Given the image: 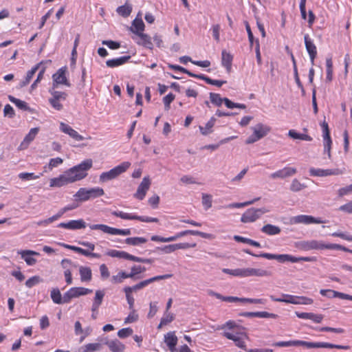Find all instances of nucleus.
I'll return each instance as SVG.
<instances>
[{
  "instance_id": "nucleus-1",
  "label": "nucleus",
  "mask_w": 352,
  "mask_h": 352,
  "mask_svg": "<svg viewBox=\"0 0 352 352\" xmlns=\"http://www.w3.org/2000/svg\"><path fill=\"white\" fill-rule=\"evenodd\" d=\"M92 160L90 159L82 162L65 170L58 177L50 179V186L59 188L84 179L87 177V170L92 167Z\"/></svg>"
},
{
  "instance_id": "nucleus-2",
  "label": "nucleus",
  "mask_w": 352,
  "mask_h": 352,
  "mask_svg": "<svg viewBox=\"0 0 352 352\" xmlns=\"http://www.w3.org/2000/svg\"><path fill=\"white\" fill-rule=\"evenodd\" d=\"M104 194V190L100 187L86 188H80L74 195L76 201L83 202L91 199H96Z\"/></svg>"
},
{
  "instance_id": "nucleus-3",
  "label": "nucleus",
  "mask_w": 352,
  "mask_h": 352,
  "mask_svg": "<svg viewBox=\"0 0 352 352\" xmlns=\"http://www.w3.org/2000/svg\"><path fill=\"white\" fill-rule=\"evenodd\" d=\"M260 256H261L262 258L267 259H276L280 263H285L287 261L292 263H297L299 261L313 262L316 261L315 257H295L290 254H274L270 253H261L260 254Z\"/></svg>"
},
{
  "instance_id": "nucleus-4",
  "label": "nucleus",
  "mask_w": 352,
  "mask_h": 352,
  "mask_svg": "<svg viewBox=\"0 0 352 352\" xmlns=\"http://www.w3.org/2000/svg\"><path fill=\"white\" fill-rule=\"evenodd\" d=\"M131 166L129 162H124L109 171L100 174L99 179L102 183L107 182L118 177Z\"/></svg>"
},
{
  "instance_id": "nucleus-5",
  "label": "nucleus",
  "mask_w": 352,
  "mask_h": 352,
  "mask_svg": "<svg viewBox=\"0 0 352 352\" xmlns=\"http://www.w3.org/2000/svg\"><path fill=\"white\" fill-rule=\"evenodd\" d=\"M295 346H302L307 349L312 348H329L348 350L350 349L349 345H340L329 342H312L302 340H295Z\"/></svg>"
},
{
  "instance_id": "nucleus-6",
  "label": "nucleus",
  "mask_w": 352,
  "mask_h": 352,
  "mask_svg": "<svg viewBox=\"0 0 352 352\" xmlns=\"http://www.w3.org/2000/svg\"><path fill=\"white\" fill-rule=\"evenodd\" d=\"M269 211L266 208H250L242 214L241 221L244 223L254 222Z\"/></svg>"
},
{
  "instance_id": "nucleus-7",
  "label": "nucleus",
  "mask_w": 352,
  "mask_h": 352,
  "mask_svg": "<svg viewBox=\"0 0 352 352\" xmlns=\"http://www.w3.org/2000/svg\"><path fill=\"white\" fill-rule=\"evenodd\" d=\"M331 243H325L323 241L309 240L302 241L298 244V247L305 251L331 250Z\"/></svg>"
},
{
  "instance_id": "nucleus-8",
  "label": "nucleus",
  "mask_w": 352,
  "mask_h": 352,
  "mask_svg": "<svg viewBox=\"0 0 352 352\" xmlns=\"http://www.w3.org/2000/svg\"><path fill=\"white\" fill-rule=\"evenodd\" d=\"M49 91L52 95V97L49 98V102L52 107L56 110H62L63 106L61 102L66 100L67 94L64 91H56L55 89H50Z\"/></svg>"
},
{
  "instance_id": "nucleus-9",
  "label": "nucleus",
  "mask_w": 352,
  "mask_h": 352,
  "mask_svg": "<svg viewBox=\"0 0 352 352\" xmlns=\"http://www.w3.org/2000/svg\"><path fill=\"white\" fill-rule=\"evenodd\" d=\"M322 130V138H323V146H324V153L327 155L329 159L331 158V144L332 140L330 137V131L329 129L328 123L324 121L321 124Z\"/></svg>"
},
{
  "instance_id": "nucleus-10",
  "label": "nucleus",
  "mask_w": 352,
  "mask_h": 352,
  "mask_svg": "<svg viewBox=\"0 0 352 352\" xmlns=\"http://www.w3.org/2000/svg\"><path fill=\"white\" fill-rule=\"evenodd\" d=\"M111 214L117 217H120L122 219L126 220H139L142 222H155L157 223L159 221L157 218L154 217H142L136 214H129L126 212H124L122 211H113Z\"/></svg>"
},
{
  "instance_id": "nucleus-11",
  "label": "nucleus",
  "mask_w": 352,
  "mask_h": 352,
  "mask_svg": "<svg viewBox=\"0 0 352 352\" xmlns=\"http://www.w3.org/2000/svg\"><path fill=\"white\" fill-rule=\"evenodd\" d=\"M92 290L85 287H72L64 294V302H69L72 298L91 294Z\"/></svg>"
},
{
  "instance_id": "nucleus-12",
  "label": "nucleus",
  "mask_w": 352,
  "mask_h": 352,
  "mask_svg": "<svg viewBox=\"0 0 352 352\" xmlns=\"http://www.w3.org/2000/svg\"><path fill=\"white\" fill-rule=\"evenodd\" d=\"M67 68L61 67L52 76V87L51 89H56L59 85H64L67 87H70L71 85L69 82L66 77Z\"/></svg>"
},
{
  "instance_id": "nucleus-13",
  "label": "nucleus",
  "mask_w": 352,
  "mask_h": 352,
  "mask_svg": "<svg viewBox=\"0 0 352 352\" xmlns=\"http://www.w3.org/2000/svg\"><path fill=\"white\" fill-rule=\"evenodd\" d=\"M291 222L294 224L302 223L309 225L311 223H322L325 221H322L320 218H316L310 215L300 214L292 217Z\"/></svg>"
},
{
  "instance_id": "nucleus-14",
  "label": "nucleus",
  "mask_w": 352,
  "mask_h": 352,
  "mask_svg": "<svg viewBox=\"0 0 352 352\" xmlns=\"http://www.w3.org/2000/svg\"><path fill=\"white\" fill-rule=\"evenodd\" d=\"M151 184V181L149 176H146L142 179V181L138 187L136 192L134 194V197L139 199L142 200L145 197L147 191L149 190Z\"/></svg>"
},
{
  "instance_id": "nucleus-15",
  "label": "nucleus",
  "mask_w": 352,
  "mask_h": 352,
  "mask_svg": "<svg viewBox=\"0 0 352 352\" xmlns=\"http://www.w3.org/2000/svg\"><path fill=\"white\" fill-rule=\"evenodd\" d=\"M344 173V170L339 168L335 169H321L311 168L309 169V174L311 176L314 177H327L329 175H338Z\"/></svg>"
},
{
  "instance_id": "nucleus-16",
  "label": "nucleus",
  "mask_w": 352,
  "mask_h": 352,
  "mask_svg": "<svg viewBox=\"0 0 352 352\" xmlns=\"http://www.w3.org/2000/svg\"><path fill=\"white\" fill-rule=\"evenodd\" d=\"M172 276H173L172 274H164V275L156 276L150 278L148 279L142 280V281L140 282L139 283L132 286L133 292H136L138 290H140V289L144 288V287L147 286L148 284L152 283L155 281L168 279V278H171Z\"/></svg>"
},
{
  "instance_id": "nucleus-17",
  "label": "nucleus",
  "mask_w": 352,
  "mask_h": 352,
  "mask_svg": "<svg viewBox=\"0 0 352 352\" xmlns=\"http://www.w3.org/2000/svg\"><path fill=\"white\" fill-rule=\"evenodd\" d=\"M188 234H191L193 236H201L202 238L208 239H212L214 238L213 235L211 234L203 232L198 231V230H184V231L178 232L175 236H170V239H171V241H176L177 239H178L184 236L188 235Z\"/></svg>"
},
{
  "instance_id": "nucleus-18",
  "label": "nucleus",
  "mask_w": 352,
  "mask_h": 352,
  "mask_svg": "<svg viewBox=\"0 0 352 352\" xmlns=\"http://www.w3.org/2000/svg\"><path fill=\"white\" fill-rule=\"evenodd\" d=\"M297 173V170L294 167H285L283 169L278 170L270 175L272 179H285L291 177Z\"/></svg>"
},
{
  "instance_id": "nucleus-19",
  "label": "nucleus",
  "mask_w": 352,
  "mask_h": 352,
  "mask_svg": "<svg viewBox=\"0 0 352 352\" xmlns=\"http://www.w3.org/2000/svg\"><path fill=\"white\" fill-rule=\"evenodd\" d=\"M223 336L226 337L227 339L233 340L234 344L239 348L245 349V343L244 341V338H246V335L244 333H236L233 334L230 332H223Z\"/></svg>"
},
{
  "instance_id": "nucleus-20",
  "label": "nucleus",
  "mask_w": 352,
  "mask_h": 352,
  "mask_svg": "<svg viewBox=\"0 0 352 352\" xmlns=\"http://www.w3.org/2000/svg\"><path fill=\"white\" fill-rule=\"evenodd\" d=\"M87 226L86 223L83 219L71 220L66 223H60L58 228H65L68 230H80L85 228Z\"/></svg>"
},
{
  "instance_id": "nucleus-21",
  "label": "nucleus",
  "mask_w": 352,
  "mask_h": 352,
  "mask_svg": "<svg viewBox=\"0 0 352 352\" xmlns=\"http://www.w3.org/2000/svg\"><path fill=\"white\" fill-rule=\"evenodd\" d=\"M272 275L271 272L263 269L255 268H243V277L248 276H270Z\"/></svg>"
},
{
  "instance_id": "nucleus-22",
  "label": "nucleus",
  "mask_w": 352,
  "mask_h": 352,
  "mask_svg": "<svg viewBox=\"0 0 352 352\" xmlns=\"http://www.w3.org/2000/svg\"><path fill=\"white\" fill-rule=\"evenodd\" d=\"M304 41L306 50L309 55L311 65L314 64V60L317 55V50L315 44L311 40L308 34L304 36Z\"/></svg>"
},
{
  "instance_id": "nucleus-23",
  "label": "nucleus",
  "mask_w": 352,
  "mask_h": 352,
  "mask_svg": "<svg viewBox=\"0 0 352 352\" xmlns=\"http://www.w3.org/2000/svg\"><path fill=\"white\" fill-rule=\"evenodd\" d=\"M103 344L107 345L111 352H124L125 350V345L118 339H105Z\"/></svg>"
},
{
  "instance_id": "nucleus-24",
  "label": "nucleus",
  "mask_w": 352,
  "mask_h": 352,
  "mask_svg": "<svg viewBox=\"0 0 352 352\" xmlns=\"http://www.w3.org/2000/svg\"><path fill=\"white\" fill-rule=\"evenodd\" d=\"M60 130L65 133L69 135L72 138L74 139L76 141H81L84 140V138L78 134V133L72 129L69 125L60 122Z\"/></svg>"
},
{
  "instance_id": "nucleus-25",
  "label": "nucleus",
  "mask_w": 352,
  "mask_h": 352,
  "mask_svg": "<svg viewBox=\"0 0 352 352\" xmlns=\"http://www.w3.org/2000/svg\"><path fill=\"white\" fill-rule=\"evenodd\" d=\"M38 131L39 128L38 127L31 129L28 134L26 135L23 142L19 145V150H24L27 148L29 144L34 140Z\"/></svg>"
},
{
  "instance_id": "nucleus-26",
  "label": "nucleus",
  "mask_w": 352,
  "mask_h": 352,
  "mask_svg": "<svg viewBox=\"0 0 352 352\" xmlns=\"http://www.w3.org/2000/svg\"><path fill=\"white\" fill-rule=\"evenodd\" d=\"M21 254V258L25 261L28 265H34L36 263V260L32 256H38L39 253L33 250H21L18 252Z\"/></svg>"
},
{
  "instance_id": "nucleus-27",
  "label": "nucleus",
  "mask_w": 352,
  "mask_h": 352,
  "mask_svg": "<svg viewBox=\"0 0 352 352\" xmlns=\"http://www.w3.org/2000/svg\"><path fill=\"white\" fill-rule=\"evenodd\" d=\"M164 342L168 346L170 352H177L175 348L177 344V338L174 332H168L164 336Z\"/></svg>"
},
{
  "instance_id": "nucleus-28",
  "label": "nucleus",
  "mask_w": 352,
  "mask_h": 352,
  "mask_svg": "<svg viewBox=\"0 0 352 352\" xmlns=\"http://www.w3.org/2000/svg\"><path fill=\"white\" fill-rule=\"evenodd\" d=\"M252 130L253 133L257 136V138L261 139L270 133L271 128L267 125L258 123L252 128Z\"/></svg>"
},
{
  "instance_id": "nucleus-29",
  "label": "nucleus",
  "mask_w": 352,
  "mask_h": 352,
  "mask_svg": "<svg viewBox=\"0 0 352 352\" xmlns=\"http://www.w3.org/2000/svg\"><path fill=\"white\" fill-rule=\"evenodd\" d=\"M296 315L298 318L302 319L311 320L316 323H320L323 319V316L321 314H316L314 313H306V312H296Z\"/></svg>"
},
{
  "instance_id": "nucleus-30",
  "label": "nucleus",
  "mask_w": 352,
  "mask_h": 352,
  "mask_svg": "<svg viewBox=\"0 0 352 352\" xmlns=\"http://www.w3.org/2000/svg\"><path fill=\"white\" fill-rule=\"evenodd\" d=\"M144 27L145 25L142 19L136 17L133 20L132 23V26L131 27L130 30L133 33L138 36L141 33H143V31L144 30Z\"/></svg>"
},
{
  "instance_id": "nucleus-31",
  "label": "nucleus",
  "mask_w": 352,
  "mask_h": 352,
  "mask_svg": "<svg viewBox=\"0 0 352 352\" xmlns=\"http://www.w3.org/2000/svg\"><path fill=\"white\" fill-rule=\"evenodd\" d=\"M232 58L233 57L230 53H228L225 50L222 51L221 64L223 67H226L228 73L231 72Z\"/></svg>"
},
{
  "instance_id": "nucleus-32",
  "label": "nucleus",
  "mask_w": 352,
  "mask_h": 352,
  "mask_svg": "<svg viewBox=\"0 0 352 352\" xmlns=\"http://www.w3.org/2000/svg\"><path fill=\"white\" fill-rule=\"evenodd\" d=\"M241 316L245 317H258V318H276L278 316L275 314L269 313L267 311H257V312H244L241 314Z\"/></svg>"
},
{
  "instance_id": "nucleus-33",
  "label": "nucleus",
  "mask_w": 352,
  "mask_h": 352,
  "mask_svg": "<svg viewBox=\"0 0 352 352\" xmlns=\"http://www.w3.org/2000/svg\"><path fill=\"white\" fill-rule=\"evenodd\" d=\"M131 58L130 56H124L117 58L107 60L106 65L109 67H116L124 65Z\"/></svg>"
},
{
  "instance_id": "nucleus-34",
  "label": "nucleus",
  "mask_w": 352,
  "mask_h": 352,
  "mask_svg": "<svg viewBox=\"0 0 352 352\" xmlns=\"http://www.w3.org/2000/svg\"><path fill=\"white\" fill-rule=\"evenodd\" d=\"M140 40L137 41V43L140 45H142L144 47H146L149 50H152L153 47V44L151 41V37L144 33H141L138 35Z\"/></svg>"
},
{
  "instance_id": "nucleus-35",
  "label": "nucleus",
  "mask_w": 352,
  "mask_h": 352,
  "mask_svg": "<svg viewBox=\"0 0 352 352\" xmlns=\"http://www.w3.org/2000/svg\"><path fill=\"white\" fill-rule=\"evenodd\" d=\"M270 298L275 302H286L296 305V300H297V296L283 294L282 298H275L274 296H271Z\"/></svg>"
},
{
  "instance_id": "nucleus-36",
  "label": "nucleus",
  "mask_w": 352,
  "mask_h": 352,
  "mask_svg": "<svg viewBox=\"0 0 352 352\" xmlns=\"http://www.w3.org/2000/svg\"><path fill=\"white\" fill-rule=\"evenodd\" d=\"M79 274L82 282H89L92 278L91 270L89 267L80 266L79 267Z\"/></svg>"
},
{
  "instance_id": "nucleus-37",
  "label": "nucleus",
  "mask_w": 352,
  "mask_h": 352,
  "mask_svg": "<svg viewBox=\"0 0 352 352\" xmlns=\"http://www.w3.org/2000/svg\"><path fill=\"white\" fill-rule=\"evenodd\" d=\"M105 293L103 290H97L95 293L93 304L91 306V311H95L96 309H99L102 305Z\"/></svg>"
},
{
  "instance_id": "nucleus-38",
  "label": "nucleus",
  "mask_w": 352,
  "mask_h": 352,
  "mask_svg": "<svg viewBox=\"0 0 352 352\" xmlns=\"http://www.w3.org/2000/svg\"><path fill=\"white\" fill-rule=\"evenodd\" d=\"M326 292H331L333 298H340L341 299L352 300V296L344 293L339 292L332 289H320V294L324 295Z\"/></svg>"
},
{
  "instance_id": "nucleus-39",
  "label": "nucleus",
  "mask_w": 352,
  "mask_h": 352,
  "mask_svg": "<svg viewBox=\"0 0 352 352\" xmlns=\"http://www.w3.org/2000/svg\"><path fill=\"white\" fill-rule=\"evenodd\" d=\"M261 231L268 235H276L280 232L281 230L278 226L272 224H266L263 226Z\"/></svg>"
},
{
  "instance_id": "nucleus-40",
  "label": "nucleus",
  "mask_w": 352,
  "mask_h": 352,
  "mask_svg": "<svg viewBox=\"0 0 352 352\" xmlns=\"http://www.w3.org/2000/svg\"><path fill=\"white\" fill-rule=\"evenodd\" d=\"M101 349V344L91 343L80 347L78 352H94Z\"/></svg>"
},
{
  "instance_id": "nucleus-41",
  "label": "nucleus",
  "mask_w": 352,
  "mask_h": 352,
  "mask_svg": "<svg viewBox=\"0 0 352 352\" xmlns=\"http://www.w3.org/2000/svg\"><path fill=\"white\" fill-rule=\"evenodd\" d=\"M132 11V6L126 1L124 5L119 6L116 12L118 14L123 17H127L130 15Z\"/></svg>"
},
{
  "instance_id": "nucleus-42",
  "label": "nucleus",
  "mask_w": 352,
  "mask_h": 352,
  "mask_svg": "<svg viewBox=\"0 0 352 352\" xmlns=\"http://www.w3.org/2000/svg\"><path fill=\"white\" fill-rule=\"evenodd\" d=\"M89 227L91 230H100L104 233L112 235L113 234L114 228L109 227L104 224H90Z\"/></svg>"
},
{
  "instance_id": "nucleus-43",
  "label": "nucleus",
  "mask_w": 352,
  "mask_h": 352,
  "mask_svg": "<svg viewBox=\"0 0 352 352\" xmlns=\"http://www.w3.org/2000/svg\"><path fill=\"white\" fill-rule=\"evenodd\" d=\"M51 298L56 304H64V296L62 297L58 289L54 288L51 291Z\"/></svg>"
},
{
  "instance_id": "nucleus-44",
  "label": "nucleus",
  "mask_w": 352,
  "mask_h": 352,
  "mask_svg": "<svg viewBox=\"0 0 352 352\" xmlns=\"http://www.w3.org/2000/svg\"><path fill=\"white\" fill-rule=\"evenodd\" d=\"M38 67H39V65H37L35 67H34L33 68H32L31 70L28 72L25 79L23 80H22L19 84L21 87H23L30 83V80H32V77L34 76V75L35 74L36 71L38 70Z\"/></svg>"
},
{
  "instance_id": "nucleus-45",
  "label": "nucleus",
  "mask_w": 352,
  "mask_h": 352,
  "mask_svg": "<svg viewBox=\"0 0 352 352\" xmlns=\"http://www.w3.org/2000/svg\"><path fill=\"white\" fill-rule=\"evenodd\" d=\"M288 135L293 139H298L305 141H311L312 138L307 134L298 133L296 131L291 129L288 132Z\"/></svg>"
},
{
  "instance_id": "nucleus-46",
  "label": "nucleus",
  "mask_w": 352,
  "mask_h": 352,
  "mask_svg": "<svg viewBox=\"0 0 352 352\" xmlns=\"http://www.w3.org/2000/svg\"><path fill=\"white\" fill-rule=\"evenodd\" d=\"M215 121L216 119L214 117H212L210 120L206 123L205 127L200 126L199 130L201 133L204 135L210 134L212 131V128L214 125Z\"/></svg>"
},
{
  "instance_id": "nucleus-47",
  "label": "nucleus",
  "mask_w": 352,
  "mask_h": 352,
  "mask_svg": "<svg viewBox=\"0 0 352 352\" xmlns=\"http://www.w3.org/2000/svg\"><path fill=\"white\" fill-rule=\"evenodd\" d=\"M234 239L236 241H237V242H241V243H247V244H249L250 245H252V246H254V247H256V248H260L261 247V244L258 242H257L256 241H254L252 239H248V238H245V237H243V236H239V235H234Z\"/></svg>"
},
{
  "instance_id": "nucleus-48",
  "label": "nucleus",
  "mask_w": 352,
  "mask_h": 352,
  "mask_svg": "<svg viewBox=\"0 0 352 352\" xmlns=\"http://www.w3.org/2000/svg\"><path fill=\"white\" fill-rule=\"evenodd\" d=\"M8 98L10 101L14 103L19 109L23 111H28L29 109V107L25 101L17 99L12 96H9Z\"/></svg>"
},
{
  "instance_id": "nucleus-49",
  "label": "nucleus",
  "mask_w": 352,
  "mask_h": 352,
  "mask_svg": "<svg viewBox=\"0 0 352 352\" xmlns=\"http://www.w3.org/2000/svg\"><path fill=\"white\" fill-rule=\"evenodd\" d=\"M147 241V239L144 237H130L127 238L125 240V242L128 245H138L140 244L145 243Z\"/></svg>"
},
{
  "instance_id": "nucleus-50",
  "label": "nucleus",
  "mask_w": 352,
  "mask_h": 352,
  "mask_svg": "<svg viewBox=\"0 0 352 352\" xmlns=\"http://www.w3.org/2000/svg\"><path fill=\"white\" fill-rule=\"evenodd\" d=\"M41 175V173L40 175H36L33 173H21L19 174L18 177L23 181H30L33 179H37L40 178Z\"/></svg>"
},
{
  "instance_id": "nucleus-51",
  "label": "nucleus",
  "mask_w": 352,
  "mask_h": 352,
  "mask_svg": "<svg viewBox=\"0 0 352 352\" xmlns=\"http://www.w3.org/2000/svg\"><path fill=\"white\" fill-rule=\"evenodd\" d=\"M260 199H261L260 197H257V198H256V199H254L253 200L248 201H245V202H242V203H232V204H230L228 205L227 208H239L245 207V206H248L253 204L255 201L260 200Z\"/></svg>"
},
{
  "instance_id": "nucleus-52",
  "label": "nucleus",
  "mask_w": 352,
  "mask_h": 352,
  "mask_svg": "<svg viewBox=\"0 0 352 352\" xmlns=\"http://www.w3.org/2000/svg\"><path fill=\"white\" fill-rule=\"evenodd\" d=\"M306 187L305 184L300 183L297 179H294L291 183L289 189L292 192H298Z\"/></svg>"
},
{
  "instance_id": "nucleus-53",
  "label": "nucleus",
  "mask_w": 352,
  "mask_h": 352,
  "mask_svg": "<svg viewBox=\"0 0 352 352\" xmlns=\"http://www.w3.org/2000/svg\"><path fill=\"white\" fill-rule=\"evenodd\" d=\"M210 100L212 104L218 107H220L223 102V98H221L219 94L214 93L210 94Z\"/></svg>"
},
{
  "instance_id": "nucleus-54",
  "label": "nucleus",
  "mask_w": 352,
  "mask_h": 352,
  "mask_svg": "<svg viewBox=\"0 0 352 352\" xmlns=\"http://www.w3.org/2000/svg\"><path fill=\"white\" fill-rule=\"evenodd\" d=\"M222 271L225 274H228L234 276L243 277V268H237L234 270L223 268Z\"/></svg>"
},
{
  "instance_id": "nucleus-55",
  "label": "nucleus",
  "mask_w": 352,
  "mask_h": 352,
  "mask_svg": "<svg viewBox=\"0 0 352 352\" xmlns=\"http://www.w3.org/2000/svg\"><path fill=\"white\" fill-rule=\"evenodd\" d=\"M202 204L206 210L212 207V196L208 194H202Z\"/></svg>"
},
{
  "instance_id": "nucleus-56",
  "label": "nucleus",
  "mask_w": 352,
  "mask_h": 352,
  "mask_svg": "<svg viewBox=\"0 0 352 352\" xmlns=\"http://www.w3.org/2000/svg\"><path fill=\"white\" fill-rule=\"evenodd\" d=\"M133 333V331L131 328L127 327V328H123L118 331V336L120 338H126L130 336H131Z\"/></svg>"
},
{
  "instance_id": "nucleus-57",
  "label": "nucleus",
  "mask_w": 352,
  "mask_h": 352,
  "mask_svg": "<svg viewBox=\"0 0 352 352\" xmlns=\"http://www.w3.org/2000/svg\"><path fill=\"white\" fill-rule=\"evenodd\" d=\"M174 315L169 311H165L164 316L161 319V324H167L174 320Z\"/></svg>"
},
{
  "instance_id": "nucleus-58",
  "label": "nucleus",
  "mask_w": 352,
  "mask_h": 352,
  "mask_svg": "<svg viewBox=\"0 0 352 352\" xmlns=\"http://www.w3.org/2000/svg\"><path fill=\"white\" fill-rule=\"evenodd\" d=\"M41 278L38 276H32L31 278H30L29 279H28L25 282V285L29 287V288H31L32 287H34V285H37L38 283L41 282Z\"/></svg>"
},
{
  "instance_id": "nucleus-59",
  "label": "nucleus",
  "mask_w": 352,
  "mask_h": 352,
  "mask_svg": "<svg viewBox=\"0 0 352 352\" xmlns=\"http://www.w3.org/2000/svg\"><path fill=\"white\" fill-rule=\"evenodd\" d=\"M131 312L129 314V316L124 319V323L129 324L132 323L138 320V315L135 313L134 309H131Z\"/></svg>"
},
{
  "instance_id": "nucleus-60",
  "label": "nucleus",
  "mask_w": 352,
  "mask_h": 352,
  "mask_svg": "<svg viewBox=\"0 0 352 352\" xmlns=\"http://www.w3.org/2000/svg\"><path fill=\"white\" fill-rule=\"evenodd\" d=\"M296 305H311L314 302L313 299L306 296H298L296 300Z\"/></svg>"
},
{
  "instance_id": "nucleus-61",
  "label": "nucleus",
  "mask_w": 352,
  "mask_h": 352,
  "mask_svg": "<svg viewBox=\"0 0 352 352\" xmlns=\"http://www.w3.org/2000/svg\"><path fill=\"white\" fill-rule=\"evenodd\" d=\"M63 162V160L60 157L52 158L50 160L47 167L50 170H52L54 168L57 167L58 165L61 164Z\"/></svg>"
},
{
  "instance_id": "nucleus-62",
  "label": "nucleus",
  "mask_w": 352,
  "mask_h": 352,
  "mask_svg": "<svg viewBox=\"0 0 352 352\" xmlns=\"http://www.w3.org/2000/svg\"><path fill=\"white\" fill-rule=\"evenodd\" d=\"M146 271L145 267H142L141 265H134L131 269V274L132 275V278H133L136 275L141 274Z\"/></svg>"
},
{
  "instance_id": "nucleus-63",
  "label": "nucleus",
  "mask_w": 352,
  "mask_h": 352,
  "mask_svg": "<svg viewBox=\"0 0 352 352\" xmlns=\"http://www.w3.org/2000/svg\"><path fill=\"white\" fill-rule=\"evenodd\" d=\"M157 302H151L150 303V305H149L150 309H149V312L148 314V318H153L157 312L158 307H157Z\"/></svg>"
},
{
  "instance_id": "nucleus-64",
  "label": "nucleus",
  "mask_w": 352,
  "mask_h": 352,
  "mask_svg": "<svg viewBox=\"0 0 352 352\" xmlns=\"http://www.w3.org/2000/svg\"><path fill=\"white\" fill-rule=\"evenodd\" d=\"M102 44L107 45L109 48L111 50H116L120 48V43L113 41H103Z\"/></svg>"
}]
</instances>
